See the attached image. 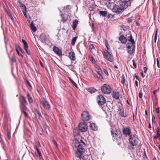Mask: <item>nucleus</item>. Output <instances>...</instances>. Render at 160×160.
I'll return each instance as SVG.
<instances>
[{
	"mask_svg": "<svg viewBox=\"0 0 160 160\" xmlns=\"http://www.w3.org/2000/svg\"><path fill=\"white\" fill-rule=\"evenodd\" d=\"M17 48H18L21 51V52L22 53H24V51L22 50V49L19 46H18Z\"/></svg>",
	"mask_w": 160,
	"mask_h": 160,
	"instance_id": "obj_43",
	"label": "nucleus"
},
{
	"mask_svg": "<svg viewBox=\"0 0 160 160\" xmlns=\"http://www.w3.org/2000/svg\"><path fill=\"white\" fill-rule=\"evenodd\" d=\"M129 141L130 144L132 146H136L138 144V139L134 135H130Z\"/></svg>",
	"mask_w": 160,
	"mask_h": 160,
	"instance_id": "obj_3",
	"label": "nucleus"
},
{
	"mask_svg": "<svg viewBox=\"0 0 160 160\" xmlns=\"http://www.w3.org/2000/svg\"><path fill=\"white\" fill-rule=\"evenodd\" d=\"M88 91L91 93H92L94 92H95L96 91V90L95 88H88Z\"/></svg>",
	"mask_w": 160,
	"mask_h": 160,
	"instance_id": "obj_26",
	"label": "nucleus"
},
{
	"mask_svg": "<svg viewBox=\"0 0 160 160\" xmlns=\"http://www.w3.org/2000/svg\"><path fill=\"white\" fill-rule=\"evenodd\" d=\"M22 100L26 104H28L25 98L24 97H22Z\"/></svg>",
	"mask_w": 160,
	"mask_h": 160,
	"instance_id": "obj_44",
	"label": "nucleus"
},
{
	"mask_svg": "<svg viewBox=\"0 0 160 160\" xmlns=\"http://www.w3.org/2000/svg\"><path fill=\"white\" fill-rule=\"evenodd\" d=\"M27 96L28 98V100L30 103H31L32 102L33 100L32 99L30 94L29 92H27Z\"/></svg>",
	"mask_w": 160,
	"mask_h": 160,
	"instance_id": "obj_27",
	"label": "nucleus"
},
{
	"mask_svg": "<svg viewBox=\"0 0 160 160\" xmlns=\"http://www.w3.org/2000/svg\"><path fill=\"white\" fill-rule=\"evenodd\" d=\"M106 46L108 50L109 49V46L108 43H106Z\"/></svg>",
	"mask_w": 160,
	"mask_h": 160,
	"instance_id": "obj_54",
	"label": "nucleus"
},
{
	"mask_svg": "<svg viewBox=\"0 0 160 160\" xmlns=\"http://www.w3.org/2000/svg\"><path fill=\"white\" fill-rule=\"evenodd\" d=\"M111 134L112 135V137L114 139L118 140L121 138L122 137V134L119 131H116L115 132L111 131Z\"/></svg>",
	"mask_w": 160,
	"mask_h": 160,
	"instance_id": "obj_8",
	"label": "nucleus"
},
{
	"mask_svg": "<svg viewBox=\"0 0 160 160\" xmlns=\"http://www.w3.org/2000/svg\"><path fill=\"white\" fill-rule=\"evenodd\" d=\"M104 56L105 58L108 59L110 62H112L113 60V58L111 56L110 53L107 51H106L104 52Z\"/></svg>",
	"mask_w": 160,
	"mask_h": 160,
	"instance_id": "obj_12",
	"label": "nucleus"
},
{
	"mask_svg": "<svg viewBox=\"0 0 160 160\" xmlns=\"http://www.w3.org/2000/svg\"><path fill=\"white\" fill-rule=\"evenodd\" d=\"M142 95L141 93H139L138 94V96L140 98H141L142 97Z\"/></svg>",
	"mask_w": 160,
	"mask_h": 160,
	"instance_id": "obj_55",
	"label": "nucleus"
},
{
	"mask_svg": "<svg viewBox=\"0 0 160 160\" xmlns=\"http://www.w3.org/2000/svg\"><path fill=\"white\" fill-rule=\"evenodd\" d=\"M122 133L123 134L130 136L131 134V130L129 127H124L122 130Z\"/></svg>",
	"mask_w": 160,
	"mask_h": 160,
	"instance_id": "obj_11",
	"label": "nucleus"
},
{
	"mask_svg": "<svg viewBox=\"0 0 160 160\" xmlns=\"http://www.w3.org/2000/svg\"><path fill=\"white\" fill-rule=\"evenodd\" d=\"M61 17L62 18V20L63 22H65L67 21V15L61 14Z\"/></svg>",
	"mask_w": 160,
	"mask_h": 160,
	"instance_id": "obj_24",
	"label": "nucleus"
},
{
	"mask_svg": "<svg viewBox=\"0 0 160 160\" xmlns=\"http://www.w3.org/2000/svg\"><path fill=\"white\" fill-rule=\"evenodd\" d=\"M102 74H98V75L97 76V78L101 81H102L103 80V78L102 76Z\"/></svg>",
	"mask_w": 160,
	"mask_h": 160,
	"instance_id": "obj_36",
	"label": "nucleus"
},
{
	"mask_svg": "<svg viewBox=\"0 0 160 160\" xmlns=\"http://www.w3.org/2000/svg\"><path fill=\"white\" fill-rule=\"evenodd\" d=\"M78 23V21L77 20H75L73 22V25H74L77 26V25Z\"/></svg>",
	"mask_w": 160,
	"mask_h": 160,
	"instance_id": "obj_41",
	"label": "nucleus"
},
{
	"mask_svg": "<svg viewBox=\"0 0 160 160\" xmlns=\"http://www.w3.org/2000/svg\"><path fill=\"white\" fill-rule=\"evenodd\" d=\"M20 108L22 112L26 111L27 109V107L22 102H21Z\"/></svg>",
	"mask_w": 160,
	"mask_h": 160,
	"instance_id": "obj_23",
	"label": "nucleus"
},
{
	"mask_svg": "<svg viewBox=\"0 0 160 160\" xmlns=\"http://www.w3.org/2000/svg\"><path fill=\"white\" fill-rule=\"evenodd\" d=\"M136 24L137 26H139L140 25V24L139 23H138L137 22H136Z\"/></svg>",
	"mask_w": 160,
	"mask_h": 160,
	"instance_id": "obj_64",
	"label": "nucleus"
},
{
	"mask_svg": "<svg viewBox=\"0 0 160 160\" xmlns=\"http://www.w3.org/2000/svg\"><path fill=\"white\" fill-rule=\"evenodd\" d=\"M37 145L38 146H39V147H40L41 146V145H40V143L38 142L37 143Z\"/></svg>",
	"mask_w": 160,
	"mask_h": 160,
	"instance_id": "obj_60",
	"label": "nucleus"
},
{
	"mask_svg": "<svg viewBox=\"0 0 160 160\" xmlns=\"http://www.w3.org/2000/svg\"><path fill=\"white\" fill-rule=\"evenodd\" d=\"M152 123L153 122H155V118L154 116H152Z\"/></svg>",
	"mask_w": 160,
	"mask_h": 160,
	"instance_id": "obj_51",
	"label": "nucleus"
},
{
	"mask_svg": "<svg viewBox=\"0 0 160 160\" xmlns=\"http://www.w3.org/2000/svg\"><path fill=\"white\" fill-rule=\"evenodd\" d=\"M101 90L103 93L106 94H108L111 92V88L109 85L104 84L102 86Z\"/></svg>",
	"mask_w": 160,
	"mask_h": 160,
	"instance_id": "obj_2",
	"label": "nucleus"
},
{
	"mask_svg": "<svg viewBox=\"0 0 160 160\" xmlns=\"http://www.w3.org/2000/svg\"><path fill=\"white\" fill-rule=\"evenodd\" d=\"M69 57L71 59L74 61L76 59L75 55L73 52H71L69 53Z\"/></svg>",
	"mask_w": 160,
	"mask_h": 160,
	"instance_id": "obj_16",
	"label": "nucleus"
},
{
	"mask_svg": "<svg viewBox=\"0 0 160 160\" xmlns=\"http://www.w3.org/2000/svg\"><path fill=\"white\" fill-rule=\"evenodd\" d=\"M79 130L82 132L86 131L88 129L87 125L84 122H81L78 125Z\"/></svg>",
	"mask_w": 160,
	"mask_h": 160,
	"instance_id": "obj_9",
	"label": "nucleus"
},
{
	"mask_svg": "<svg viewBox=\"0 0 160 160\" xmlns=\"http://www.w3.org/2000/svg\"><path fill=\"white\" fill-rule=\"evenodd\" d=\"M11 59L13 62H15L16 61V58H15V55L14 54H13Z\"/></svg>",
	"mask_w": 160,
	"mask_h": 160,
	"instance_id": "obj_34",
	"label": "nucleus"
},
{
	"mask_svg": "<svg viewBox=\"0 0 160 160\" xmlns=\"http://www.w3.org/2000/svg\"><path fill=\"white\" fill-rule=\"evenodd\" d=\"M118 107L119 114L120 116L125 118L127 117L128 116V114L124 113L122 105L121 104H119L118 105Z\"/></svg>",
	"mask_w": 160,
	"mask_h": 160,
	"instance_id": "obj_5",
	"label": "nucleus"
},
{
	"mask_svg": "<svg viewBox=\"0 0 160 160\" xmlns=\"http://www.w3.org/2000/svg\"><path fill=\"white\" fill-rule=\"evenodd\" d=\"M76 27V26L73 25V28L74 30H75Z\"/></svg>",
	"mask_w": 160,
	"mask_h": 160,
	"instance_id": "obj_63",
	"label": "nucleus"
},
{
	"mask_svg": "<svg viewBox=\"0 0 160 160\" xmlns=\"http://www.w3.org/2000/svg\"><path fill=\"white\" fill-rule=\"evenodd\" d=\"M112 10L113 12L116 13H120L122 12V10L120 9V8H119V6H114Z\"/></svg>",
	"mask_w": 160,
	"mask_h": 160,
	"instance_id": "obj_15",
	"label": "nucleus"
},
{
	"mask_svg": "<svg viewBox=\"0 0 160 160\" xmlns=\"http://www.w3.org/2000/svg\"><path fill=\"white\" fill-rule=\"evenodd\" d=\"M22 42L24 45V49L28 48V46L27 43L26 42V41L24 39L22 40Z\"/></svg>",
	"mask_w": 160,
	"mask_h": 160,
	"instance_id": "obj_29",
	"label": "nucleus"
},
{
	"mask_svg": "<svg viewBox=\"0 0 160 160\" xmlns=\"http://www.w3.org/2000/svg\"><path fill=\"white\" fill-rule=\"evenodd\" d=\"M147 69L148 68L147 67H144L143 68V71L145 73H146V72L147 71Z\"/></svg>",
	"mask_w": 160,
	"mask_h": 160,
	"instance_id": "obj_53",
	"label": "nucleus"
},
{
	"mask_svg": "<svg viewBox=\"0 0 160 160\" xmlns=\"http://www.w3.org/2000/svg\"><path fill=\"white\" fill-rule=\"evenodd\" d=\"M138 81L136 80L135 82V85L136 86H137V87H138Z\"/></svg>",
	"mask_w": 160,
	"mask_h": 160,
	"instance_id": "obj_57",
	"label": "nucleus"
},
{
	"mask_svg": "<svg viewBox=\"0 0 160 160\" xmlns=\"http://www.w3.org/2000/svg\"><path fill=\"white\" fill-rule=\"evenodd\" d=\"M90 60L92 62H93H93H94L95 60H94V58L93 57H91L90 58Z\"/></svg>",
	"mask_w": 160,
	"mask_h": 160,
	"instance_id": "obj_52",
	"label": "nucleus"
},
{
	"mask_svg": "<svg viewBox=\"0 0 160 160\" xmlns=\"http://www.w3.org/2000/svg\"><path fill=\"white\" fill-rule=\"evenodd\" d=\"M37 114L38 115V118L40 120H41L42 118V116L41 114L40 113V112L39 111L37 110Z\"/></svg>",
	"mask_w": 160,
	"mask_h": 160,
	"instance_id": "obj_32",
	"label": "nucleus"
},
{
	"mask_svg": "<svg viewBox=\"0 0 160 160\" xmlns=\"http://www.w3.org/2000/svg\"><path fill=\"white\" fill-rule=\"evenodd\" d=\"M22 112L24 115L27 118H28L29 116L28 114L26 112V111H22Z\"/></svg>",
	"mask_w": 160,
	"mask_h": 160,
	"instance_id": "obj_42",
	"label": "nucleus"
},
{
	"mask_svg": "<svg viewBox=\"0 0 160 160\" xmlns=\"http://www.w3.org/2000/svg\"><path fill=\"white\" fill-rule=\"evenodd\" d=\"M157 37H154V42H156Z\"/></svg>",
	"mask_w": 160,
	"mask_h": 160,
	"instance_id": "obj_62",
	"label": "nucleus"
},
{
	"mask_svg": "<svg viewBox=\"0 0 160 160\" xmlns=\"http://www.w3.org/2000/svg\"><path fill=\"white\" fill-rule=\"evenodd\" d=\"M99 13L103 17L106 16L108 15L107 12L106 11H100Z\"/></svg>",
	"mask_w": 160,
	"mask_h": 160,
	"instance_id": "obj_25",
	"label": "nucleus"
},
{
	"mask_svg": "<svg viewBox=\"0 0 160 160\" xmlns=\"http://www.w3.org/2000/svg\"><path fill=\"white\" fill-rule=\"evenodd\" d=\"M33 22H31L30 24V28L34 32H36L37 30L36 27L33 25Z\"/></svg>",
	"mask_w": 160,
	"mask_h": 160,
	"instance_id": "obj_21",
	"label": "nucleus"
},
{
	"mask_svg": "<svg viewBox=\"0 0 160 160\" xmlns=\"http://www.w3.org/2000/svg\"><path fill=\"white\" fill-rule=\"evenodd\" d=\"M25 49L26 50V52L29 55H30V51L28 50V48H27L26 49Z\"/></svg>",
	"mask_w": 160,
	"mask_h": 160,
	"instance_id": "obj_50",
	"label": "nucleus"
},
{
	"mask_svg": "<svg viewBox=\"0 0 160 160\" xmlns=\"http://www.w3.org/2000/svg\"><path fill=\"white\" fill-rule=\"evenodd\" d=\"M97 100L98 104L99 105H103L106 102V100L104 97L102 95L98 96Z\"/></svg>",
	"mask_w": 160,
	"mask_h": 160,
	"instance_id": "obj_7",
	"label": "nucleus"
},
{
	"mask_svg": "<svg viewBox=\"0 0 160 160\" xmlns=\"http://www.w3.org/2000/svg\"><path fill=\"white\" fill-rule=\"evenodd\" d=\"M121 82L124 85L125 82V77L124 74H122L121 77Z\"/></svg>",
	"mask_w": 160,
	"mask_h": 160,
	"instance_id": "obj_28",
	"label": "nucleus"
},
{
	"mask_svg": "<svg viewBox=\"0 0 160 160\" xmlns=\"http://www.w3.org/2000/svg\"><path fill=\"white\" fill-rule=\"evenodd\" d=\"M23 11V14H24V16H25V17H27V14H26V12H25L24 11Z\"/></svg>",
	"mask_w": 160,
	"mask_h": 160,
	"instance_id": "obj_61",
	"label": "nucleus"
},
{
	"mask_svg": "<svg viewBox=\"0 0 160 160\" xmlns=\"http://www.w3.org/2000/svg\"><path fill=\"white\" fill-rule=\"evenodd\" d=\"M95 71L98 73V74H102V70L98 66H96L95 68Z\"/></svg>",
	"mask_w": 160,
	"mask_h": 160,
	"instance_id": "obj_20",
	"label": "nucleus"
},
{
	"mask_svg": "<svg viewBox=\"0 0 160 160\" xmlns=\"http://www.w3.org/2000/svg\"><path fill=\"white\" fill-rule=\"evenodd\" d=\"M156 112L157 113H159L160 112V110L159 108H158L156 109Z\"/></svg>",
	"mask_w": 160,
	"mask_h": 160,
	"instance_id": "obj_56",
	"label": "nucleus"
},
{
	"mask_svg": "<svg viewBox=\"0 0 160 160\" xmlns=\"http://www.w3.org/2000/svg\"><path fill=\"white\" fill-rule=\"evenodd\" d=\"M119 2V8H120L122 12V11L128 7V2H126L125 1H120Z\"/></svg>",
	"mask_w": 160,
	"mask_h": 160,
	"instance_id": "obj_10",
	"label": "nucleus"
},
{
	"mask_svg": "<svg viewBox=\"0 0 160 160\" xmlns=\"http://www.w3.org/2000/svg\"><path fill=\"white\" fill-rule=\"evenodd\" d=\"M128 35L129 36L127 37V40L131 43H135L134 40L132 38L131 32H129Z\"/></svg>",
	"mask_w": 160,
	"mask_h": 160,
	"instance_id": "obj_17",
	"label": "nucleus"
},
{
	"mask_svg": "<svg viewBox=\"0 0 160 160\" xmlns=\"http://www.w3.org/2000/svg\"><path fill=\"white\" fill-rule=\"evenodd\" d=\"M36 149H37V151L38 153L39 156V157H40L42 156L39 150V149L37 147H36Z\"/></svg>",
	"mask_w": 160,
	"mask_h": 160,
	"instance_id": "obj_40",
	"label": "nucleus"
},
{
	"mask_svg": "<svg viewBox=\"0 0 160 160\" xmlns=\"http://www.w3.org/2000/svg\"><path fill=\"white\" fill-rule=\"evenodd\" d=\"M81 118L83 121H87L90 118V115L87 111H84L81 114Z\"/></svg>",
	"mask_w": 160,
	"mask_h": 160,
	"instance_id": "obj_6",
	"label": "nucleus"
},
{
	"mask_svg": "<svg viewBox=\"0 0 160 160\" xmlns=\"http://www.w3.org/2000/svg\"><path fill=\"white\" fill-rule=\"evenodd\" d=\"M41 103L45 109H49L50 108V106L46 100H42L41 101Z\"/></svg>",
	"mask_w": 160,
	"mask_h": 160,
	"instance_id": "obj_13",
	"label": "nucleus"
},
{
	"mask_svg": "<svg viewBox=\"0 0 160 160\" xmlns=\"http://www.w3.org/2000/svg\"><path fill=\"white\" fill-rule=\"evenodd\" d=\"M52 142L55 145V146L57 147H58V144L56 141H55L54 139H53Z\"/></svg>",
	"mask_w": 160,
	"mask_h": 160,
	"instance_id": "obj_49",
	"label": "nucleus"
},
{
	"mask_svg": "<svg viewBox=\"0 0 160 160\" xmlns=\"http://www.w3.org/2000/svg\"><path fill=\"white\" fill-rule=\"evenodd\" d=\"M77 37H74L72 38V39L71 42V44L73 46L75 45V42L77 40Z\"/></svg>",
	"mask_w": 160,
	"mask_h": 160,
	"instance_id": "obj_31",
	"label": "nucleus"
},
{
	"mask_svg": "<svg viewBox=\"0 0 160 160\" xmlns=\"http://www.w3.org/2000/svg\"><path fill=\"white\" fill-rule=\"evenodd\" d=\"M53 50L54 52L58 56H60L62 55V52L57 47L55 46H54Z\"/></svg>",
	"mask_w": 160,
	"mask_h": 160,
	"instance_id": "obj_14",
	"label": "nucleus"
},
{
	"mask_svg": "<svg viewBox=\"0 0 160 160\" xmlns=\"http://www.w3.org/2000/svg\"><path fill=\"white\" fill-rule=\"evenodd\" d=\"M89 48L91 51H92L94 49L93 45L92 44L89 45Z\"/></svg>",
	"mask_w": 160,
	"mask_h": 160,
	"instance_id": "obj_37",
	"label": "nucleus"
},
{
	"mask_svg": "<svg viewBox=\"0 0 160 160\" xmlns=\"http://www.w3.org/2000/svg\"><path fill=\"white\" fill-rule=\"evenodd\" d=\"M126 45L128 53L130 54H132L135 51V43H128Z\"/></svg>",
	"mask_w": 160,
	"mask_h": 160,
	"instance_id": "obj_4",
	"label": "nucleus"
},
{
	"mask_svg": "<svg viewBox=\"0 0 160 160\" xmlns=\"http://www.w3.org/2000/svg\"><path fill=\"white\" fill-rule=\"evenodd\" d=\"M40 38L42 42L46 43V41L47 40L46 38V37L43 35H41L40 37Z\"/></svg>",
	"mask_w": 160,
	"mask_h": 160,
	"instance_id": "obj_30",
	"label": "nucleus"
},
{
	"mask_svg": "<svg viewBox=\"0 0 160 160\" xmlns=\"http://www.w3.org/2000/svg\"><path fill=\"white\" fill-rule=\"evenodd\" d=\"M158 35V33H157V30H156V32L155 35V37H157Z\"/></svg>",
	"mask_w": 160,
	"mask_h": 160,
	"instance_id": "obj_59",
	"label": "nucleus"
},
{
	"mask_svg": "<svg viewBox=\"0 0 160 160\" xmlns=\"http://www.w3.org/2000/svg\"><path fill=\"white\" fill-rule=\"evenodd\" d=\"M157 66L158 68H160V64L159 62L158 58L157 59Z\"/></svg>",
	"mask_w": 160,
	"mask_h": 160,
	"instance_id": "obj_46",
	"label": "nucleus"
},
{
	"mask_svg": "<svg viewBox=\"0 0 160 160\" xmlns=\"http://www.w3.org/2000/svg\"><path fill=\"white\" fill-rule=\"evenodd\" d=\"M90 127L93 130L96 131L98 130V127L95 123H91L90 125Z\"/></svg>",
	"mask_w": 160,
	"mask_h": 160,
	"instance_id": "obj_19",
	"label": "nucleus"
},
{
	"mask_svg": "<svg viewBox=\"0 0 160 160\" xmlns=\"http://www.w3.org/2000/svg\"><path fill=\"white\" fill-rule=\"evenodd\" d=\"M157 133H159V129L158 127L157 128Z\"/></svg>",
	"mask_w": 160,
	"mask_h": 160,
	"instance_id": "obj_58",
	"label": "nucleus"
},
{
	"mask_svg": "<svg viewBox=\"0 0 160 160\" xmlns=\"http://www.w3.org/2000/svg\"><path fill=\"white\" fill-rule=\"evenodd\" d=\"M19 3L20 4L19 6L20 7H22V8H23V9H25V10L26 9V7L24 5L22 4V3H21L20 2H19Z\"/></svg>",
	"mask_w": 160,
	"mask_h": 160,
	"instance_id": "obj_39",
	"label": "nucleus"
},
{
	"mask_svg": "<svg viewBox=\"0 0 160 160\" xmlns=\"http://www.w3.org/2000/svg\"><path fill=\"white\" fill-rule=\"evenodd\" d=\"M73 132L74 136H78L79 134V131L77 128L74 129L73 130Z\"/></svg>",
	"mask_w": 160,
	"mask_h": 160,
	"instance_id": "obj_22",
	"label": "nucleus"
},
{
	"mask_svg": "<svg viewBox=\"0 0 160 160\" xmlns=\"http://www.w3.org/2000/svg\"><path fill=\"white\" fill-rule=\"evenodd\" d=\"M132 62H133V66L135 67V68H137V66H136V64L135 63V62L134 60H132Z\"/></svg>",
	"mask_w": 160,
	"mask_h": 160,
	"instance_id": "obj_48",
	"label": "nucleus"
},
{
	"mask_svg": "<svg viewBox=\"0 0 160 160\" xmlns=\"http://www.w3.org/2000/svg\"><path fill=\"white\" fill-rule=\"evenodd\" d=\"M16 51L18 53V54L19 55V56H21L22 57H23V56L21 53H20L19 52V51H18L17 48V47L16 48Z\"/></svg>",
	"mask_w": 160,
	"mask_h": 160,
	"instance_id": "obj_38",
	"label": "nucleus"
},
{
	"mask_svg": "<svg viewBox=\"0 0 160 160\" xmlns=\"http://www.w3.org/2000/svg\"><path fill=\"white\" fill-rule=\"evenodd\" d=\"M114 97L116 99H118L119 98V93L118 92L116 93L114 95Z\"/></svg>",
	"mask_w": 160,
	"mask_h": 160,
	"instance_id": "obj_35",
	"label": "nucleus"
},
{
	"mask_svg": "<svg viewBox=\"0 0 160 160\" xmlns=\"http://www.w3.org/2000/svg\"><path fill=\"white\" fill-rule=\"evenodd\" d=\"M69 79L70 82L75 86L78 88V86L77 84L70 77L69 78Z\"/></svg>",
	"mask_w": 160,
	"mask_h": 160,
	"instance_id": "obj_33",
	"label": "nucleus"
},
{
	"mask_svg": "<svg viewBox=\"0 0 160 160\" xmlns=\"http://www.w3.org/2000/svg\"><path fill=\"white\" fill-rule=\"evenodd\" d=\"M119 39L122 43L124 44L126 43L127 41V39L126 38L122 35H121L120 36L119 38Z\"/></svg>",
	"mask_w": 160,
	"mask_h": 160,
	"instance_id": "obj_18",
	"label": "nucleus"
},
{
	"mask_svg": "<svg viewBox=\"0 0 160 160\" xmlns=\"http://www.w3.org/2000/svg\"><path fill=\"white\" fill-rule=\"evenodd\" d=\"M7 137L9 139H10V137H11V136H10V133L9 132H7Z\"/></svg>",
	"mask_w": 160,
	"mask_h": 160,
	"instance_id": "obj_45",
	"label": "nucleus"
},
{
	"mask_svg": "<svg viewBox=\"0 0 160 160\" xmlns=\"http://www.w3.org/2000/svg\"><path fill=\"white\" fill-rule=\"evenodd\" d=\"M80 142H78L77 146V151L76 152L77 157L80 158L82 157V154L85 152V149L84 148L85 143L82 141L80 140Z\"/></svg>",
	"mask_w": 160,
	"mask_h": 160,
	"instance_id": "obj_1",
	"label": "nucleus"
},
{
	"mask_svg": "<svg viewBox=\"0 0 160 160\" xmlns=\"http://www.w3.org/2000/svg\"><path fill=\"white\" fill-rule=\"evenodd\" d=\"M103 72H104V73L107 75H108V73L107 71V70L106 69H103Z\"/></svg>",
	"mask_w": 160,
	"mask_h": 160,
	"instance_id": "obj_47",
	"label": "nucleus"
}]
</instances>
